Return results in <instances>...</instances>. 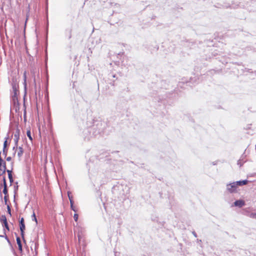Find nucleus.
<instances>
[{
	"mask_svg": "<svg viewBox=\"0 0 256 256\" xmlns=\"http://www.w3.org/2000/svg\"><path fill=\"white\" fill-rule=\"evenodd\" d=\"M9 180H10V186H12V182H14V178H12L9 179Z\"/></svg>",
	"mask_w": 256,
	"mask_h": 256,
	"instance_id": "79ce46f5",
	"label": "nucleus"
},
{
	"mask_svg": "<svg viewBox=\"0 0 256 256\" xmlns=\"http://www.w3.org/2000/svg\"><path fill=\"white\" fill-rule=\"evenodd\" d=\"M72 28H66L64 30L65 36L67 37L68 40L72 38Z\"/></svg>",
	"mask_w": 256,
	"mask_h": 256,
	"instance_id": "4468645a",
	"label": "nucleus"
},
{
	"mask_svg": "<svg viewBox=\"0 0 256 256\" xmlns=\"http://www.w3.org/2000/svg\"><path fill=\"white\" fill-rule=\"evenodd\" d=\"M170 204H172V202L170 201Z\"/></svg>",
	"mask_w": 256,
	"mask_h": 256,
	"instance_id": "bf43d9fd",
	"label": "nucleus"
},
{
	"mask_svg": "<svg viewBox=\"0 0 256 256\" xmlns=\"http://www.w3.org/2000/svg\"><path fill=\"white\" fill-rule=\"evenodd\" d=\"M212 164L213 165H216V162H212Z\"/></svg>",
	"mask_w": 256,
	"mask_h": 256,
	"instance_id": "3c124183",
	"label": "nucleus"
},
{
	"mask_svg": "<svg viewBox=\"0 0 256 256\" xmlns=\"http://www.w3.org/2000/svg\"><path fill=\"white\" fill-rule=\"evenodd\" d=\"M4 234H5L4 238L7 240L8 242L11 245L10 241V240L9 238L6 235V230H4Z\"/></svg>",
	"mask_w": 256,
	"mask_h": 256,
	"instance_id": "2f4dec72",
	"label": "nucleus"
},
{
	"mask_svg": "<svg viewBox=\"0 0 256 256\" xmlns=\"http://www.w3.org/2000/svg\"><path fill=\"white\" fill-rule=\"evenodd\" d=\"M158 50V46H156L154 48V49L152 50H151V52H152V51H157Z\"/></svg>",
	"mask_w": 256,
	"mask_h": 256,
	"instance_id": "58836bf2",
	"label": "nucleus"
},
{
	"mask_svg": "<svg viewBox=\"0 0 256 256\" xmlns=\"http://www.w3.org/2000/svg\"><path fill=\"white\" fill-rule=\"evenodd\" d=\"M24 120L26 121V106L25 103L24 104Z\"/></svg>",
	"mask_w": 256,
	"mask_h": 256,
	"instance_id": "72a5a7b5",
	"label": "nucleus"
},
{
	"mask_svg": "<svg viewBox=\"0 0 256 256\" xmlns=\"http://www.w3.org/2000/svg\"><path fill=\"white\" fill-rule=\"evenodd\" d=\"M16 186H14V202H16L15 196H16V194L17 192V191L18 190V182H16Z\"/></svg>",
	"mask_w": 256,
	"mask_h": 256,
	"instance_id": "412c9836",
	"label": "nucleus"
},
{
	"mask_svg": "<svg viewBox=\"0 0 256 256\" xmlns=\"http://www.w3.org/2000/svg\"><path fill=\"white\" fill-rule=\"evenodd\" d=\"M4 204H8V198H9V196H8V192H7L6 193H4Z\"/></svg>",
	"mask_w": 256,
	"mask_h": 256,
	"instance_id": "aec40b11",
	"label": "nucleus"
},
{
	"mask_svg": "<svg viewBox=\"0 0 256 256\" xmlns=\"http://www.w3.org/2000/svg\"><path fill=\"white\" fill-rule=\"evenodd\" d=\"M18 250L20 252L22 253L23 252L22 245H20V246H18Z\"/></svg>",
	"mask_w": 256,
	"mask_h": 256,
	"instance_id": "4c0bfd02",
	"label": "nucleus"
},
{
	"mask_svg": "<svg viewBox=\"0 0 256 256\" xmlns=\"http://www.w3.org/2000/svg\"><path fill=\"white\" fill-rule=\"evenodd\" d=\"M246 204L245 202L242 200H236L233 204L232 206H234L238 208H242Z\"/></svg>",
	"mask_w": 256,
	"mask_h": 256,
	"instance_id": "9b49d317",
	"label": "nucleus"
},
{
	"mask_svg": "<svg viewBox=\"0 0 256 256\" xmlns=\"http://www.w3.org/2000/svg\"><path fill=\"white\" fill-rule=\"evenodd\" d=\"M16 236V240L18 246L22 245V243L20 238L17 235L16 233L15 234Z\"/></svg>",
	"mask_w": 256,
	"mask_h": 256,
	"instance_id": "4be33fe9",
	"label": "nucleus"
},
{
	"mask_svg": "<svg viewBox=\"0 0 256 256\" xmlns=\"http://www.w3.org/2000/svg\"><path fill=\"white\" fill-rule=\"evenodd\" d=\"M97 158L98 159V160H100L101 158H99V157L98 156H97Z\"/></svg>",
	"mask_w": 256,
	"mask_h": 256,
	"instance_id": "6e6d98bb",
	"label": "nucleus"
},
{
	"mask_svg": "<svg viewBox=\"0 0 256 256\" xmlns=\"http://www.w3.org/2000/svg\"><path fill=\"white\" fill-rule=\"evenodd\" d=\"M6 160L8 162H10L12 160V158L10 156H8L6 158Z\"/></svg>",
	"mask_w": 256,
	"mask_h": 256,
	"instance_id": "a18cd8bd",
	"label": "nucleus"
},
{
	"mask_svg": "<svg viewBox=\"0 0 256 256\" xmlns=\"http://www.w3.org/2000/svg\"><path fill=\"white\" fill-rule=\"evenodd\" d=\"M90 42L92 43V46L94 47L101 43V38L99 37L92 38L90 39Z\"/></svg>",
	"mask_w": 256,
	"mask_h": 256,
	"instance_id": "1a4fd4ad",
	"label": "nucleus"
},
{
	"mask_svg": "<svg viewBox=\"0 0 256 256\" xmlns=\"http://www.w3.org/2000/svg\"><path fill=\"white\" fill-rule=\"evenodd\" d=\"M4 236H5L4 234V235H0V237H1V238H4Z\"/></svg>",
	"mask_w": 256,
	"mask_h": 256,
	"instance_id": "603ef678",
	"label": "nucleus"
},
{
	"mask_svg": "<svg viewBox=\"0 0 256 256\" xmlns=\"http://www.w3.org/2000/svg\"><path fill=\"white\" fill-rule=\"evenodd\" d=\"M169 82L166 80H162L157 83H152L151 88H152L154 92H156L158 94V96H154L153 100L154 102H158V104H163L164 106L166 104V98H170L172 97L173 92H164V90H166L169 89Z\"/></svg>",
	"mask_w": 256,
	"mask_h": 256,
	"instance_id": "f03ea898",
	"label": "nucleus"
},
{
	"mask_svg": "<svg viewBox=\"0 0 256 256\" xmlns=\"http://www.w3.org/2000/svg\"><path fill=\"white\" fill-rule=\"evenodd\" d=\"M8 179H10V178H13L12 174H8Z\"/></svg>",
	"mask_w": 256,
	"mask_h": 256,
	"instance_id": "09e8293b",
	"label": "nucleus"
},
{
	"mask_svg": "<svg viewBox=\"0 0 256 256\" xmlns=\"http://www.w3.org/2000/svg\"><path fill=\"white\" fill-rule=\"evenodd\" d=\"M238 165H240V166H242V164L240 160H238Z\"/></svg>",
	"mask_w": 256,
	"mask_h": 256,
	"instance_id": "c03bdc74",
	"label": "nucleus"
},
{
	"mask_svg": "<svg viewBox=\"0 0 256 256\" xmlns=\"http://www.w3.org/2000/svg\"><path fill=\"white\" fill-rule=\"evenodd\" d=\"M0 197H1V198H2V195L0 194Z\"/></svg>",
	"mask_w": 256,
	"mask_h": 256,
	"instance_id": "680f3d73",
	"label": "nucleus"
},
{
	"mask_svg": "<svg viewBox=\"0 0 256 256\" xmlns=\"http://www.w3.org/2000/svg\"><path fill=\"white\" fill-rule=\"evenodd\" d=\"M116 78V79L118 78L116 77V74H114L112 72L108 74V83L111 84L112 86H114V80H112V78Z\"/></svg>",
	"mask_w": 256,
	"mask_h": 256,
	"instance_id": "9d476101",
	"label": "nucleus"
},
{
	"mask_svg": "<svg viewBox=\"0 0 256 256\" xmlns=\"http://www.w3.org/2000/svg\"><path fill=\"white\" fill-rule=\"evenodd\" d=\"M6 170H5V169L2 170H1L0 172V176H2V175L4 174L6 172Z\"/></svg>",
	"mask_w": 256,
	"mask_h": 256,
	"instance_id": "e433bc0d",
	"label": "nucleus"
},
{
	"mask_svg": "<svg viewBox=\"0 0 256 256\" xmlns=\"http://www.w3.org/2000/svg\"><path fill=\"white\" fill-rule=\"evenodd\" d=\"M3 186H4V189H3V190H2V192L3 193H6L7 192H8V186H7V184L6 183H4L3 184Z\"/></svg>",
	"mask_w": 256,
	"mask_h": 256,
	"instance_id": "5701e85b",
	"label": "nucleus"
},
{
	"mask_svg": "<svg viewBox=\"0 0 256 256\" xmlns=\"http://www.w3.org/2000/svg\"><path fill=\"white\" fill-rule=\"evenodd\" d=\"M24 90H25V94H26V77L24 78ZM26 94H24V100L25 99V97H26Z\"/></svg>",
	"mask_w": 256,
	"mask_h": 256,
	"instance_id": "7c9ffc66",
	"label": "nucleus"
},
{
	"mask_svg": "<svg viewBox=\"0 0 256 256\" xmlns=\"http://www.w3.org/2000/svg\"><path fill=\"white\" fill-rule=\"evenodd\" d=\"M73 109L74 116L77 118L80 117L81 114L82 113V110L80 108L78 104H76V106H74Z\"/></svg>",
	"mask_w": 256,
	"mask_h": 256,
	"instance_id": "423d86ee",
	"label": "nucleus"
},
{
	"mask_svg": "<svg viewBox=\"0 0 256 256\" xmlns=\"http://www.w3.org/2000/svg\"><path fill=\"white\" fill-rule=\"evenodd\" d=\"M182 44L186 47L192 48L193 47H195L196 45V43L195 41L190 40L182 42Z\"/></svg>",
	"mask_w": 256,
	"mask_h": 256,
	"instance_id": "0eeeda50",
	"label": "nucleus"
},
{
	"mask_svg": "<svg viewBox=\"0 0 256 256\" xmlns=\"http://www.w3.org/2000/svg\"><path fill=\"white\" fill-rule=\"evenodd\" d=\"M248 182V180H244L235 182V183L236 184L237 186H238L246 185V184H247Z\"/></svg>",
	"mask_w": 256,
	"mask_h": 256,
	"instance_id": "2eb2a0df",
	"label": "nucleus"
},
{
	"mask_svg": "<svg viewBox=\"0 0 256 256\" xmlns=\"http://www.w3.org/2000/svg\"><path fill=\"white\" fill-rule=\"evenodd\" d=\"M18 144H16V143H14V147H13V148H12V150H14V151H16V150L17 149H18Z\"/></svg>",
	"mask_w": 256,
	"mask_h": 256,
	"instance_id": "c9c22d12",
	"label": "nucleus"
},
{
	"mask_svg": "<svg viewBox=\"0 0 256 256\" xmlns=\"http://www.w3.org/2000/svg\"><path fill=\"white\" fill-rule=\"evenodd\" d=\"M12 250H13V253L15 255V256H18V255L16 254V252L14 251V249H12Z\"/></svg>",
	"mask_w": 256,
	"mask_h": 256,
	"instance_id": "8fccbe9b",
	"label": "nucleus"
},
{
	"mask_svg": "<svg viewBox=\"0 0 256 256\" xmlns=\"http://www.w3.org/2000/svg\"><path fill=\"white\" fill-rule=\"evenodd\" d=\"M12 102L14 104V105H16V104H18V94H13V95L12 96Z\"/></svg>",
	"mask_w": 256,
	"mask_h": 256,
	"instance_id": "dca6fc26",
	"label": "nucleus"
},
{
	"mask_svg": "<svg viewBox=\"0 0 256 256\" xmlns=\"http://www.w3.org/2000/svg\"><path fill=\"white\" fill-rule=\"evenodd\" d=\"M237 187L238 186L235 182L226 184V190L229 192L231 194L236 192Z\"/></svg>",
	"mask_w": 256,
	"mask_h": 256,
	"instance_id": "39448f33",
	"label": "nucleus"
},
{
	"mask_svg": "<svg viewBox=\"0 0 256 256\" xmlns=\"http://www.w3.org/2000/svg\"><path fill=\"white\" fill-rule=\"evenodd\" d=\"M0 222L2 223V224L8 222L7 218L5 215H2L0 216Z\"/></svg>",
	"mask_w": 256,
	"mask_h": 256,
	"instance_id": "a211bd4d",
	"label": "nucleus"
},
{
	"mask_svg": "<svg viewBox=\"0 0 256 256\" xmlns=\"http://www.w3.org/2000/svg\"><path fill=\"white\" fill-rule=\"evenodd\" d=\"M2 182H3V184L4 183H6V176H3V178H2Z\"/></svg>",
	"mask_w": 256,
	"mask_h": 256,
	"instance_id": "a19ab883",
	"label": "nucleus"
},
{
	"mask_svg": "<svg viewBox=\"0 0 256 256\" xmlns=\"http://www.w3.org/2000/svg\"><path fill=\"white\" fill-rule=\"evenodd\" d=\"M78 241L80 242L82 237H81L80 235V234L79 232L78 233Z\"/></svg>",
	"mask_w": 256,
	"mask_h": 256,
	"instance_id": "49530a36",
	"label": "nucleus"
},
{
	"mask_svg": "<svg viewBox=\"0 0 256 256\" xmlns=\"http://www.w3.org/2000/svg\"><path fill=\"white\" fill-rule=\"evenodd\" d=\"M192 80V78H190L189 80H188L186 78H182V80L178 82V86L180 87H182V84H186V86H191L190 84Z\"/></svg>",
	"mask_w": 256,
	"mask_h": 256,
	"instance_id": "f8f14e48",
	"label": "nucleus"
},
{
	"mask_svg": "<svg viewBox=\"0 0 256 256\" xmlns=\"http://www.w3.org/2000/svg\"><path fill=\"white\" fill-rule=\"evenodd\" d=\"M248 2L246 4V5H244L243 4L240 2L238 4H235L234 2H232V4H230L228 3H224L223 5H222V7L224 8H247L248 10L250 11L251 10L248 8Z\"/></svg>",
	"mask_w": 256,
	"mask_h": 256,
	"instance_id": "7ed1b4c3",
	"label": "nucleus"
},
{
	"mask_svg": "<svg viewBox=\"0 0 256 256\" xmlns=\"http://www.w3.org/2000/svg\"><path fill=\"white\" fill-rule=\"evenodd\" d=\"M70 209L72 210H73L74 212H76L77 210L75 206H74V200H71L70 198Z\"/></svg>",
	"mask_w": 256,
	"mask_h": 256,
	"instance_id": "f3484780",
	"label": "nucleus"
},
{
	"mask_svg": "<svg viewBox=\"0 0 256 256\" xmlns=\"http://www.w3.org/2000/svg\"><path fill=\"white\" fill-rule=\"evenodd\" d=\"M48 22H47L46 26V33L48 32Z\"/></svg>",
	"mask_w": 256,
	"mask_h": 256,
	"instance_id": "de8ad7c7",
	"label": "nucleus"
},
{
	"mask_svg": "<svg viewBox=\"0 0 256 256\" xmlns=\"http://www.w3.org/2000/svg\"><path fill=\"white\" fill-rule=\"evenodd\" d=\"M11 164H12V168H11V170H8V169H6V172H7L8 175L12 174V170H13L12 167H13V166H14V162H12L11 163Z\"/></svg>",
	"mask_w": 256,
	"mask_h": 256,
	"instance_id": "b1692460",
	"label": "nucleus"
},
{
	"mask_svg": "<svg viewBox=\"0 0 256 256\" xmlns=\"http://www.w3.org/2000/svg\"><path fill=\"white\" fill-rule=\"evenodd\" d=\"M12 90H13L14 94H17V92H18V90L17 89V87L16 84L12 85Z\"/></svg>",
	"mask_w": 256,
	"mask_h": 256,
	"instance_id": "bb28decb",
	"label": "nucleus"
},
{
	"mask_svg": "<svg viewBox=\"0 0 256 256\" xmlns=\"http://www.w3.org/2000/svg\"><path fill=\"white\" fill-rule=\"evenodd\" d=\"M8 136H6L5 138V140L4 142V146H3V150H2V154L6 157L8 151Z\"/></svg>",
	"mask_w": 256,
	"mask_h": 256,
	"instance_id": "6e6552de",
	"label": "nucleus"
},
{
	"mask_svg": "<svg viewBox=\"0 0 256 256\" xmlns=\"http://www.w3.org/2000/svg\"><path fill=\"white\" fill-rule=\"evenodd\" d=\"M26 135H27L28 137V138L29 140H32V136L31 132H30V130H27Z\"/></svg>",
	"mask_w": 256,
	"mask_h": 256,
	"instance_id": "a878e982",
	"label": "nucleus"
},
{
	"mask_svg": "<svg viewBox=\"0 0 256 256\" xmlns=\"http://www.w3.org/2000/svg\"><path fill=\"white\" fill-rule=\"evenodd\" d=\"M250 218L256 220V212H252L250 215Z\"/></svg>",
	"mask_w": 256,
	"mask_h": 256,
	"instance_id": "473e14b6",
	"label": "nucleus"
},
{
	"mask_svg": "<svg viewBox=\"0 0 256 256\" xmlns=\"http://www.w3.org/2000/svg\"><path fill=\"white\" fill-rule=\"evenodd\" d=\"M192 234L195 238L198 236L196 233L194 231L192 232Z\"/></svg>",
	"mask_w": 256,
	"mask_h": 256,
	"instance_id": "37998d69",
	"label": "nucleus"
},
{
	"mask_svg": "<svg viewBox=\"0 0 256 256\" xmlns=\"http://www.w3.org/2000/svg\"><path fill=\"white\" fill-rule=\"evenodd\" d=\"M154 94H156H156L153 93V95H154Z\"/></svg>",
	"mask_w": 256,
	"mask_h": 256,
	"instance_id": "052dcab7",
	"label": "nucleus"
},
{
	"mask_svg": "<svg viewBox=\"0 0 256 256\" xmlns=\"http://www.w3.org/2000/svg\"><path fill=\"white\" fill-rule=\"evenodd\" d=\"M18 156L19 158H20L23 154L24 150H23V148L22 146H19L18 148Z\"/></svg>",
	"mask_w": 256,
	"mask_h": 256,
	"instance_id": "6ab92c4d",
	"label": "nucleus"
},
{
	"mask_svg": "<svg viewBox=\"0 0 256 256\" xmlns=\"http://www.w3.org/2000/svg\"><path fill=\"white\" fill-rule=\"evenodd\" d=\"M156 18V16H153L152 18V19L153 20V19H154V18Z\"/></svg>",
	"mask_w": 256,
	"mask_h": 256,
	"instance_id": "864d4df0",
	"label": "nucleus"
},
{
	"mask_svg": "<svg viewBox=\"0 0 256 256\" xmlns=\"http://www.w3.org/2000/svg\"><path fill=\"white\" fill-rule=\"evenodd\" d=\"M32 220L33 221H34L35 222H36V224L38 223L37 218H36V217L34 212H33V214L32 216Z\"/></svg>",
	"mask_w": 256,
	"mask_h": 256,
	"instance_id": "c85d7f7f",
	"label": "nucleus"
},
{
	"mask_svg": "<svg viewBox=\"0 0 256 256\" xmlns=\"http://www.w3.org/2000/svg\"><path fill=\"white\" fill-rule=\"evenodd\" d=\"M3 168V169H5V170H6V162H4L2 164V168Z\"/></svg>",
	"mask_w": 256,
	"mask_h": 256,
	"instance_id": "ea45409f",
	"label": "nucleus"
},
{
	"mask_svg": "<svg viewBox=\"0 0 256 256\" xmlns=\"http://www.w3.org/2000/svg\"><path fill=\"white\" fill-rule=\"evenodd\" d=\"M86 128L82 132V136L85 140H89L92 136H96L104 132L106 123L100 118L93 119L86 122Z\"/></svg>",
	"mask_w": 256,
	"mask_h": 256,
	"instance_id": "f257e3e1",
	"label": "nucleus"
},
{
	"mask_svg": "<svg viewBox=\"0 0 256 256\" xmlns=\"http://www.w3.org/2000/svg\"><path fill=\"white\" fill-rule=\"evenodd\" d=\"M197 240H198V242H199V241H200V242H201V241H202L200 240H198V239Z\"/></svg>",
	"mask_w": 256,
	"mask_h": 256,
	"instance_id": "13d9d810",
	"label": "nucleus"
},
{
	"mask_svg": "<svg viewBox=\"0 0 256 256\" xmlns=\"http://www.w3.org/2000/svg\"><path fill=\"white\" fill-rule=\"evenodd\" d=\"M74 218L76 222H77L78 219V214L75 212V214L74 215Z\"/></svg>",
	"mask_w": 256,
	"mask_h": 256,
	"instance_id": "c756f323",
	"label": "nucleus"
},
{
	"mask_svg": "<svg viewBox=\"0 0 256 256\" xmlns=\"http://www.w3.org/2000/svg\"><path fill=\"white\" fill-rule=\"evenodd\" d=\"M157 218H156L152 219L153 220H156Z\"/></svg>",
	"mask_w": 256,
	"mask_h": 256,
	"instance_id": "4d7b16f0",
	"label": "nucleus"
},
{
	"mask_svg": "<svg viewBox=\"0 0 256 256\" xmlns=\"http://www.w3.org/2000/svg\"><path fill=\"white\" fill-rule=\"evenodd\" d=\"M67 194H68V199L70 200V198L71 200H73V197L71 195V192L70 191H68Z\"/></svg>",
	"mask_w": 256,
	"mask_h": 256,
	"instance_id": "f704fd0d",
	"label": "nucleus"
},
{
	"mask_svg": "<svg viewBox=\"0 0 256 256\" xmlns=\"http://www.w3.org/2000/svg\"><path fill=\"white\" fill-rule=\"evenodd\" d=\"M20 130L18 128V127H17V128L16 129V131L14 134V143L16 144H18V140L20 139Z\"/></svg>",
	"mask_w": 256,
	"mask_h": 256,
	"instance_id": "ddd939ff",
	"label": "nucleus"
},
{
	"mask_svg": "<svg viewBox=\"0 0 256 256\" xmlns=\"http://www.w3.org/2000/svg\"><path fill=\"white\" fill-rule=\"evenodd\" d=\"M19 227L22 240L26 244V240L24 238V230H26V226L24 224V220L23 217L21 218L19 220Z\"/></svg>",
	"mask_w": 256,
	"mask_h": 256,
	"instance_id": "20e7f679",
	"label": "nucleus"
},
{
	"mask_svg": "<svg viewBox=\"0 0 256 256\" xmlns=\"http://www.w3.org/2000/svg\"><path fill=\"white\" fill-rule=\"evenodd\" d=\"M2 226L4 228V230H6L8 231L10 230V228H9L8 222L4 224H2Z\"/></svg>",
	"mask_w": 256,
	"mask_h": 256,
	"instance_id": "393cba45",
	"label": "nucleus"
},
{
	"mask_svg": "<svg viewBox=\"0 0 256 256\" xmlns=\"http://www.w3.org/2000/svg\"><path fill=\"white\" fill-rule=\"evenodd\" d=\"M16 153V151H14V154H13V155H14V156H15Z\"/></svg>",
	"mask_w": 256,
	"mask_h": 256,
	"instance_id": "5fc2aeb1",
	"label": "nucleus"
},
{
	"mask_svg": "<svg viewBox=\"0 0 256 256\" xmlns=\"http://www.w3.org/2000/svg\"><path fill=\"white\" fill-rule=\"evenodd\" d=\"M6 205L7 206V212L9 214L10 216H12V212H11L10 206L8 204H6Z\"/></svg>",
	"mask_w": 256,
	"mask_h": 256,
	"instance_id": "cd10ccee",
	"label": "nucleus"
}]
</instances>
